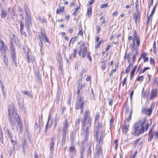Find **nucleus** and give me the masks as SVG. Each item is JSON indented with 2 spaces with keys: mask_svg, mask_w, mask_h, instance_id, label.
<instances>
[{
  "mask_svg": "<svg viewBox=\"0 0 158 158\" xmlns=\"http://www.w3.org/2000/svg\"><path fill=\"white\" fill-rule=\"evenodd\" d=\"M17 98L18 101V103L23 102V99L20 97V95L18 94L17 96Z\"/></svg>",
  "mask_w": 158,
  "mask_h": 158,
  "instance_id": "7c9ffc66",
  "label": "nucleus"
},
{
  "mask_svg": "<svg viewBox=\"0 0 158 158\" xmlns=\"http://www.w3.org/2000/svg\"><path fill=\"white\" fill-rule=\"evenodd\" d=\"M12 40L14 41H16V39H17L16 36L15 35H13L11 37Z\"/></svg>",
  "mask_w": 158,
  "mask_h": 158,
  "instance_id": "69168bd1",
  "label": "nucleus"
},
{
  "mask_svg": "<svg viewBox=\"0 0 158 158\" xmlns=\"http://www.w3.org/2000/svg\"><path fill=\"white\" fill-rule=\"evenodd\" d=\"M7 49V48L6 45L2 47H0V50L1 51L2 53H3L4 55L6 53Z\"/></svg>",
  "mask_w": 158,
  "mask_h": 158,
  "instance_id": "a878e982",
  "label": "nucleus"
},
{
  "mask_svg": "<svg viewBox=\"0 0 158 158\" xmlns=\"http://www.w3.org/2000/svg\"><path fill=\"white\" fill-rule=\"evenodd\" d=\"M144 79V77L143 76H141L138 77L136 79V80L138 81H142Z\"/></svg>",
  "mask_w": 158,
  "mask_h": 158,
  "instance_id": "09e8293b",
  "label": "nucleus"
},
{
  "mask_svg": "<svg viewBox=\"0 0 158 158\" xmlns=\"http://www.w3.org/2000/svg\"><path fill=\"white\" fill-rule=\"evenodd\" d=\"M7 133L8 135V136L10 139H13V137L12 136L11 133L8 130H7Z\"/></svg>",
  "mask_w": 158,
  "mask_h": 158,
  "instance_id": "58836bf2",
  "label": "nucleus"
},
{
  "mask_svg": "<svg viewBox=\"0 0 158 158\" xmlns=\"http://www.w3.org/2000/svg\"><path fill=\"white\" fill-rule=\"evenodd\" d=\"M104 133L103 132H102L101 134L100 137L99 139V142L98 143L99 144H102V141H103V139L104 137Z\"/></svg>",
  "mask_w": 158,
  "mask_h": 158,
  "instance_id": "2f4dec72",
  "label": "nucleus"
},
{
  "mask_svg": "<svg viewBox=\"0 0 158 158\" xmlns=\"http://www.w3.org/2000/svg\"><path fill=\"white\" fill-rule=\"evenodd\" d=\"M148 135L149 136V137L148 138V141L149 142H150L152 140V139L153 138V134H148Z\"/></svg>",
  "mask_w": 158,
  "mask_h": 158,
  "instance_id": "de8ad7c7",
  "label": "nucleus"
},
{
  "mask_svg": "<svg viewBox=\"0 0 158 158\" xmlns=\"http://www.w3.org/2000/svg\"><path fill=\"white\" fill-rule=\"evenodd\" d=\"M152 112V110L148 108H143L142 110V113L145 114H147L148 115H150Z\"/></svg>",
  "mask_w": 158,
  "mask_h": 158,
  "instance_id": "6ab92c4d",
  "label": "nucleus"
},
{
  "mask_svg": "<svg viewBox=\"0 0 158 158\" xmlns=\"http://www.w3.org/2000/svg\"><path fill=\"white\" fill-rule=\"evenodd\" d=\"M44 41L45 42L49 44H50L51 43L50 40L48 39L46 34L44 37Z\"/></svg>",
  "mask_w": 158,
  "mask_h": 158,
  "instance_id": "37998d69",
  "label": "nucleus"
},
{
  "mask_svg": "<svg viewBox=\"0 0 158 158\" xmlns=\"http://www.w3.org/2000/svg\"><path fill=\"white\" fill-rule=\"evenodd\" d=\"M62 138L61 140V146L62 148L65 149V148H64V145L66 140V134H62Z\"/></svg>",
  "mask_w": 158,
  "mask_h": 158,
  "instance_id": "f3484780",
  "label": "nucleus"
},
{
  "mask_svg": "<svg viewBox=\"0 0 158 158\" xmlns=\"http://www.w3.org/2000/svg\"><path fill=\"white\" fill-rule=\"evenodd\" d=\"M17 11L19 13V16L22 19H23V14L22 11V9L19 6H17Z\"/></svg>",
  "mask_w": 158,
  "mask_h": 158,
  "instance_id": "4be33fe9",
  "label": "nucleus"
},
{
  "mask_svg": "<svg viewBox=\"0 0 158 158\" xmlns=\"http://www.w3.org/2000/svg\"><path fill=\"white\" fill-rule=\"evenodd\" d=\"M137 68V65H135L134 66L133 69L131 71V73L134 74V73L135 72V70Z\"/></svg>",
  "mask_w": 158,
  "mask_h": 158,
  "instance_id": "4d7b16f0",
  "label": "nucleus"
},
{
  "mask_svg": "<svg viewBox=\"0 0 158 158\" xmlns=\"http://www.w3.org/2000/svg\"><path fill=\"white\" fill-rule=\"evenodd\" d=\"M140 139V138H138L135 140V143L133 144L134 147H135L137 145Z\"/></svg>",
  "mask_w": 158,
  "mask_h": 158,
  "instance_id": "6e6d98bb",
  "label": "nucleus"
},
{
  "mask_svg": "<svg viewBox=\"0 0 158 158\" xmlns=\"http://www.w3.org/2000/svg\"><path fill=\"white\" fill-rule=\"evenodd\" d=\"M92 12V8L91 7H88L87 8V13L88 17L91 16Z\"/></svg>",
  "mask_w": 158,
  "mask_h": 158,
  "instance_id": "cd10ccee",
  "label": "nucleus"
},
{
  "mask_svg": "<svg viewBox=\"0 0 158 158\" xmlns=\"http://www.w3.org/2000/svg\"><path fill=\"white\" fill-rule=\"evenodd\" d=\"M157 78L155 77L154 79V81L153 82V84L155 85L156 84H157V85L158 84V81L157 82Z\"/></svg>",
  "mask_w": 158,
  "mask_h": 158,
  "instance_id": "338daca9",
  "label": "nucleus"
},
{
  "mask_svg": "<svg viewBox=\"0 0 158 158\" xmlns=\"http://www.w3.org/2000/svg\"><path fill=\"white\" fill-rule=\"evenodd\" d=\"M78 39V37L76 36L73 38H72L70 40V42H71L73 44L74 43V42L77 40Z\"/></svg>",
  "mask_w": 158,
  "mask_h": 158,
  "instance_id": "49530a36",
  "label": "nucleus"
},
{
  "mask_svg": "<svg viewBox=\"0 0 158 158\" xmlns=\"http://www.w3.org/2000/svg\"><path fill=\"white\" fill-rule=\"evenodd\" d=\"M7 15V12L6 11L2 10V11L1 16L2 18H4L6 17Z\"/></svg>",
  "mask_w": 158,
  "mask_h": 158,
  "instance_id": "c9c22d12",
  "label": "nucleus"
},
{
  "mask_svg": "<svg viewBox=\"0 0 158 158\" xmlns=\"http://www.w3.org/2000/svg\"><path fill=\"white\" fill-rule=\"evenodd\" d=\"M129 124L125 121L123 122V124L122 127L123 131L127 133L129 130Z\"/></svg>",
  "mask_w": 158,
  "mask_h": 158,
  "instance_id": "4468645a",
  "label": "nucleus"
},
{
  "mask_svg": "<svg viewBox=\"0 0 158 158\" xmlns=\"http://www.w3.org/2000/svg\"><path fill=\"white\" fill-rule=\"evenodd\" d=\"M91 122H87L85 123V124H84H84H82V131H84L83 134L85 132V133H89V128L91 127Z\"/></svg>",
  "mask_w": 158,
  "mask_h": 158,
  "instance_id": "423d86ee",
  "label": "nucleus"
},
{
  "mask_svg": "<svg viewBox=\"0 0 158 158\" xmlns=\"http://www.w3.org/2000/svg\"><path fill=\"white\" fill-rule=\"evenodd\" d=\"M23 143L22 144V147L24 155H26V149H27V140L24 139Z\"/></svg>",
  "mask_w": 158,
  "mask_h": 158,
  "instance_id": "dca6fc26",
  "label": "nucleus"
},
{
  "mask_svg": "<svg viewBox=\"0 0 158 158\" xmlns=\"http://www.w3.org/2000/svg\"><path fill=\"white\" fill-rule=\"evenodd\" d=\"M133 19L135 20V23L137 25L140 22V15L139 14H134L133 15Z\"/></svg>",
  "mask_w": 158,
  "mask_h": 158,
  "instance_id": "ddd939ff",
  "label": "nucleus"
},
{
  "mask_svg": "<svg viewBox=\"0 0 158 158\" xmlns=\"http://www.w3.org/2000/svg\"><path fill=\"white\" fill-rule=\"evenodd\" d=\"M69 151L70 156L74 157L75 156V148L73 145L70 147Z\"/></svg>",
  "mask_w": 158,
  "mask_h": 158,
  "instance_id": "2eb2a0df",
  "label": "nucleus"
},
{
  "mask_svg": "<svg viewBox=\"0 0 158 158\" xmlns=\"http://www.w3.org/2000/svg\"><path fill=\"white\" fill-rule=\"evenodd\" d=\"M77 91L76 92V93L78 95H79V93L80 92V91L82 89V88H81V87L80 86H77Z\"/></svg>",
  "mask_w": 158,
  "mask_h": 158,
  "instance_id": "864d4df0",
  "label": "nucleus"
},
{
  "mask_svg": "<svg viewBox=\"0 0 158 158\" xmlns=\"http://www.w3.org/2000/svg\"><path fill=\"white\" fill-rule=\"evenodd\" d=\"M80 48L82 50L81 52H82L81 57L84 58L85 56V54L87 53V49L85 45H81L80 46Z\"/></svg>",
  "mask_w": 158,
  "mask_h": 158,
  "instance_id": "f8f14e48",
  "label": "nucleus"
},
{
  "mask_svg": "<svg viewBox=\"0 0 158 158\" xmlns=\"http://www.w3.org/2000/svg\"><path fill=\"white\" fill-rule=\"evenodd\" d=\"M38 43L40 47V51H42V50L43 49V47L44 46V45L42 43V41H38Z\"/></svg>",
  "mask_w": 158,
  "mask_h": 158,
  "instance_id": "a18cd8bd",
  "label": "nucleus"
},
{
  "mask_svg": "<svg viewBox=\"0 0 158 158\" xmlns=\"http://www.w3.org/2000/svg\"><path fill=\"white\" fill-rule=\"evenodd\" d=\"M77 53V49H74L73 53V57H75L76 56Z\"/></svg>",
  "mask_w": 158,
  "mask_h": 158,
  "instance_id": "e2e57ef3",
  "label": "nucleus"
},
{
  "mask_svg": "<svg viewBox=\"0 0 158 158\" xmlns=\"http://www.w3.org/2000/svg\"><path fill=\"white\" fill-rule=\"evenodd\" d=\"M87 57L88 60L90 61H92V59L91 56L90 55V53L89 52L87 54Z\"/></svg>",
  "mask_w": 158,
  "mask_h": 158,
  "instance_id": "3c124183",
  "label": "nucleus"
},
{
  "mask_svg": "<svg viewBox=\"0 0 158 158\" xmlns=\"http://www.w3.org/2000/svg\"><path fill=\"white\" fill-rule=\"evenodd\" d=\"M129 54L128 52H126L125 53V56H124V58L127 59H129Z\"/></svg>",
  "mask_w": 158,
  "mask_h": 158,
  "instance_id": "052dcab7",
  "label": "nucleus"
},
{
  "mask_svg": "<svg viewBox=\"0 0 158 158\" xmlns=\"http://www.w3.org/2000/svg\"><path fill=\"white\" fill-rule=\"evenodd\" d=\"M79 28L80 29L79 30V31L78 33V35H81L82 36L83 35V32H82V27L81 25H79Z\"/></svg>",
  "mask_w": 158,
  "mask_h": 158,
  "instance_id": "c03bdc74",
  "label": "nucleus"
},
{
  "mask_svg": "<svg viewBox=\"0 0 158 158\" xmlns=\"http://www.w3.org/2000/svg\"><path fill=\"white\" fill-rule=\"evenodd\" d=\"M26 28L27 31L29 35H30L31 34V29L30 28V26H28V25H27L26 26H25Z\"/></svg>",
  "mask_w": 158,
  "mask_h": 158,
  "instance_id": "4c0bfd02",
  "label": "nucleus"
},
{
  "mask_svg": "<svg viewBox=\"0 0 158 158\" xmlns=\"http://www.w3.org/2000/svg\"><path fill=\"white\" fill-rule=\"evenodd\" d=\"M146 121V118H144V120L143 121H139L137 122L138 123L140 124L141 125V126L143 128H145L144 127V125Z\"/></svg>",
  "mask_w": 158,
  "mask_h": 158,
  "instance_id": "473e14b6",
  "label": "nucleus"
},
{
  "mask_svg": "<svg viewBox=\"0 0 158 158\" xmlns=\"http://www.w3.org/2000/svg\"><path fill=\"white\" fill-rule=\"evenodd\" d=\"M132 134L135 136H138L140 134H143L145 131V128L141 126L140 124L136 122L135 123L133 127Z\"/></svg>",
  "mask_w": 158,
  "mask_h": 158,
  "instance_id": "f03ea898",
  "label": "nucleus"
},
{
  "mask_svg": "<svg viewBox=\"0 0 158 158\" xmlns=\"http://www.w3.org/2000/svg\"><path fill=\"white\" fill-rule=\"evenodd\" d=\"M131 50H132L133 54H136L137 56L138 55V52L137 51V50L136 49V48L135 47L131 48Z\"/></svg>",
  "mask_w": 158,
  "mask_h": 158,
  "instance_id": "e433bc0d",
  "label": "nucleus"
},
{
  "mask_svg": "<svg viewBox=\"0 0 158 158\" xmlns=\"http://www.w3.org/2000/svg\"><path fill=\"white\" fill-rule=\"evenodd\" d=\"M102 125L101 124L99 123H97V125L96 126V128L97 130H99L102 128Z\"/></svg>",
  "mask_w": 158,
  "mask_h": 158,
  "instance_id": "a19ab883",
  "label": "nucleus"
},
{
  "mask_svg": "<svg viewBox=\"0 0 158 158\" xmlns=\"http://www.w3.org/2000/svg\"><path fill=\"white\" fill-rule=\"evenodd\" d=\"M38 19L39 20L41 21V22L42 23H46V19L44 18H42L41 17H39L38 18Z\"/></svg>",
  "mask_w": 158,
  "mask_h": 158,
  "instance_id": "5fc2aeb1",
  "label": "nucleus"
},
{
  "mask_svg": "<svg viewBox=\"0 0 158 158\" xmlns=\"http://www.w3.org/2000/svg\"><path fill=\"white\" fill-rule=\"evenodd\" d=\"M10 49L11 52V55L12 59V61L15 67H17L18 65L17 64L16 55L15 52L14 48L13 46H11Z\"/></svg>",
  "mask_w": 158,
  "mask_h": 158,
  "instance_id": "39448f33",
  "label": "nucleus"
},
{
  "mask_svg": "<svg viewBox=\"0 0 158 158\" xmlns=\"http://www.w3.org/2000/svg\"><path fill=\"white\" fill-rule=\"evenodd\" d=\"M132 113V110L131 109V111H130L129 107H127L125 110V114H128V117L124 121L126 122L127 121L129 122L131 120V114Z\"/></svg>",
  "mask_w": 158,
  "mask_h": 158,
  "instance_id": "1a4fd4ad",
  "label": "nucleus"
},
{
  "mask_svg": "<svg viewBox=\"0 0 158 158\" xmlns=\"http://www.w3.org/2000/svg\"><path fill=\"white\" fill-rule=\"evenodd\" d=\"M0 141L3 144V132L2 130L0 128Z\"/></svg>",
  "mask_w": 158,
  "mask_h": 158,
  "instance_id": "72a5a7b5",
  "label": "nucleus"
},
{
  "mask_svg": "<svg viewBox=\"0 0 158 158\" xmlns=\"http://www.w3.org/2000/svg\"><path fill=\"white\" fill-rule=\"evenodd\" d=\"M99 114L98 113H97L94 120L95 123H97L99 122Z\"/></svg>",
  "mask_w": 158,
  "mask_h": 158,
  "instance_id": "f704fd0d",
  "label": "nucleus"
},
{
  "mask_svg": "<svg viewBox=\"0 0 158 158\" xmlns=\"http://www.w3.org/2000/svg\"><path fill=\"white\" fill-rule=\"evenodd\" d=\"M71 99H72L71 95H69V98H68V104H69V105H70L71 104Z\"/></svg>",
  "mask_w": 158,
  "mask_h": 158,
  "instance_id": "13d9d810",
  "label": "nucleus"
},
{
  "mask_svg": "<svg viewBox=\"0 0 158 158\" xmlns=\"http://www.w3.org/2000/svg\"><path fill=\"white\" fill-rule=\"evenodd\" d=\"M84 99L83 97L81 95H78L76 103V108L77 109H80L84 107Z\"/></svg>",
  "mask_w": 158,
  "mask_h": 158,
  "instance_id": "20e7f679",
  "label": "nucleus"
},
{
  "mask_svg": "<svg viewBox=\"0 0 158 158\" xmlns=\"http://www.w3.org/2000/svg\"><path fill=\"white\" fill-rule=\"evenodd\" d=\"M85 151V148H83L81 151L80 157L81 158H83L84 157V153Z\"/></svg>",
  "mask_w": 158,
  "mask_h": 158,
  "instance_id": "79ce46f5",
  "label": "nucleus"
},
{
  "mask_svg": "<svg viewBox=\"0 0 158 158\" xmlns=\"http://www.w3.org/2000/svg\"><path fill=\"white\" fill-rule=\"evenodd\" d=\"M3 60L4 62V63L6 67H7L8 65V59L6 56L5 55L3 56Z\"/></svg>",
  "mask_w": 158,
  "mask_h": 158,
  "instance_id": "c756f323",
  "label": "nucleus"
},
{
  "mask_svg": "<svg viewBox=\"0 0 158 158\" xmlns=\"http://www.w3.org/2000/svg\"><path fill=\"white\" fill-rule=\"evenodd\" d=\"M108 100L109 101V105L110 106H112L113 102L112 100L111 99L109 98Z\"/></svg>",
  "mask_w": 158,
  "mask_h": 158,
  "instance_id": "774afa93",
  "label": "nucleus"
},
{
  "mask_svg": "<svg viewBox=\"0 0 158 158\" xmlns=\"http://www.w3.org/2000/svg\"><path fill=\"white\" fill-rule=\"evenodd\" d=\"M114 123V119L112 116H111V118L110 121V126H112Z\"/></svg>",
  "mask_w": 158,
  "mask_h": 158,
  "instance_id": "8fccbe9b",
  "label": "nucleus"
},
{
  "mask_svg": "<svg viewBox=\"0 0 158 158\" xmlns=\"http://www.w3.org/2000/svg\"><path fill=\"white\" fill-rule=\"evenodd\" d=\"M8 117L9 122L11 126L12 129H14V126L15 125L16 122L19 125V127L20 131L23 128V125L19 115L17 114V110L15 108L14 104L9 106L8 109Z\"/></svg>",
  "mask_w": 158,
  "mask_h": 158,
  "instance_id": "f257e3e1",
  "label": "nucleus"
},
{
  "mask_svg": "<svg viewBox=\"0 0 158 158\" xmlns=\"http://www.w3.org/2000/svg\"><path fill=\"white\" fill-rule=\"evenodd\" d=\"M21 92L23 94L28 96V97L31 98H33V96L32 94L27 91L22 90L21 91Z\"/></svg>",
  "mask_w": 158,
  "mask_h": 158,
  "instance_id": "bb28decb",
  "label": "nucleus"
},
{
  "mask_svg": "<svg viewBox=\"0 0 158 158\" xmlns=\"http://www.w3.org/2000/svg\"><path fill=\"white\" fill-rule=\"evenodd\" d=\"M59 10L58 9H57L56 10V13L57 14H60V12H63L64 10V7L63 6L60 7L59 8Z\"/></svg>",
  "mask_w": 158,
  "mask_h": 158,
  "instance_id": "ea45409f",
  "label": "nucleus"
},
{
  "mask_svg": "<svg viewBox=\"0 0 158 158\" xmlns=\"http://www.w3.org/2000/svg\"><path fill=\"white\" fill-rule=\"evenodd\" d=\"M56 138V137L55 136H53L51 139V142L50 143L54 144V140Z\"/></svg>",
  "mask_w": 158,
  "mask_h": 158,
  "instance_id": "0e129e2a",
  "label": "nucleus"
},
{
  "mask_svg": "<svg viewBox=\"0 0 158 158\" xmlns=\"http://www.w3.org/2000/svg\"><path fill=\"white\" fill-rule=\"evenodd\" d=\"M41 32H39L38 34V37L40 41L43 40L44 37L46 34V33L44 31L41 30Z\"/></svg>",
  "mask_w": 158,
  "mask_h": 158,
  "instance_id": "412c9836",
  "label": "nucleus"
},
{
  "mask_svg": "<svg viewBox=\"0 0 158 158\" xmlns=\"http://www.w3.org/2000/svg\"><path fill=\"white\" fill-rule=\"evenodd\" d=\"M157 3L156 4H155V6H154V7H153V8L150 16H149L148 17L147 22V23H146V24L147 25H148L149 23L150 18H151V17L152 16V15H153L155 11V10H156V6H157Z\"/></svg>",
  "mask_w": 158,
  "mask_h": 158,
  "instance_id": "a211bd4d",
  "label": "nucleus"
},
{
  "mask_svg": "<svg viewBox=\"0 0 158 158\" xmlns=\"http://www.w3.org/2000/svg\"><path fill=\"white\" fill-rule=\"evenodd\" d=\"M134 33V38H133V41L135 42V40L136 41V44L137 46L139 47L140 44V39L139 37L136 34V31L135 30Z\"/></svg>",
  "mask_w": 158,
  "mask_h": 158,
  "instance_id": "9b49d317",
  "label": "nucleus"
},
{
  "mask_svg": "<svg viewBox=\"0 0 158 158\" xmlns=\"http://www.w3.org/2000/svg\"><path fill=\"white\" fill-rule=\"evenodd\" d=\"M69 127V123L67 121V119H66L63 124V128L62 130V134H66Z\"/></svg>",
  "mask_w": 158,
  "mask_h": 158,
  "instance_id": "6e6552de",
  "label": "nucleus"
},
{
  "mask_svg": "<svg viewBox=\"0 0 158 158\" xmlns=\"http://www.w3.org/2000/svg\"><path fill=\"white\" fill-rule=\"evenodd\" d=\"M11 17L13 19H15L17 18V12L15 9H11Z\"/></svg>",
  "mask_w": 158,
  "mask_h": 158,
  "instance_id": "b1692460",
  "label": "nucleus"
},
{
  "mask_svg": "<svg viewBox=\"0 0 158 158\" xmlns=\"http://www.w3.org/2000/svg\"><path fill=\"white\" fill-rule=\"evenodd\" d=\"M95 154L98 156L102 155L103 153V149L102 148L101 144L98 143L97 144L96 148Z\"/></svg>",
  "mask_w": 158,
  "mask_h": 158,
  "instance_id": "0eeeda50",
  "label": "nucleus"
},
{
  "mask_svg": "<svg viewBox=\"0 0 158 158\" xmlns=\"http://www.w3.org/2000/svg\"><path fill=\"white\" fill-rule=\"evenodd\" d=\"M150 64H153L154 65H155V62L154 59L150 57Z\"/></svg>",
  "mask_w": 158,
  "mask_h": 158,
  "instance_id": "680f3d73",
  "label": "nucleus"
},
{
  "mask_svg": "<svg viewBox=\"0 0 158 158\" xmlns=\"http://www.w3.org/2000/svg\"><path fill=\"white\" fill-rule=\"evenodd\" d=\"M109 6L108 5L107 3H105L102 5L100 6L101 8H103L107 7Z\"/></svg>",
  "mask_w": 158,
  "mask_h": 158,
  "instance_id": "bf43d9fd",
  "label": "nucleus"
},
{
  "mask_svg": "<svg viewBox=\"0 0 158 158\" xmlns=\"http://www.w3.org/2000/svg\"><path fill=\"white\" fill-rule=\"evenodd\" d=\"M76 133L75 131H73V132L70 133V139L71 141L73 143H74L75 139L76 137Z\"/></svg>",
  "mask_w": 158,
  "mask_h": 158,
  "instance_id": "aec40b11",
  "label": "nucleus"
},
{
  "mask_svg": "<svg viewBox=\"0 0 158 158\" xmlns=\"http://www.w3.org/2000/svg\"><path fill=\"white\" fill-rule=\"evenodd\" d=\"M80 118L76 119V121L75 125L76 126H79V125L80 123Z\"/></svg>",
  "mask_w": 158,
  "mask_h": 158,
  "instance_id": "603ef678",
  "label": "nucleus"
},
{
  "mask_svg": "<svg viewBox=\"0 0 158 158\" xmlns=\"http://www.w3.org/2000/svg\"><path fill=\"white\" fill-rule=\"evenodd\" d=\"M92 119L90 116V111L87 110H85L83 114L82 119L81 120L82 124H85V122H92Z\"/></svg>",
  "mask_w": 158,
  "mask_h": 158,
  "instance_id": "7ed1b4c3",
  "label": "nucleus"
},
{
  "mask_svg": "<svg viewBox=\"0 0 158 158\" xmlns=\"http://www.w3.org/2000/svg\"><path fill=\"white\" fill-rule=\"evenodd\" d=\"M24 11H25V15L30 14V12L29 10L28 6L26 4H25L24 5Z\"/></svg>",
  "mask_w": 158,
  "mask_h": 158,
  "instance_id": "c85d7f7f",
  "label": "nucleus"
},
{
  "mask_svg": "<svg viewBox=\"0 0 158 158\" xmlns=\"http://www.w3.org/2000/svg\"><path fill=\"white\" fill-rule=\"evenodd\" d=\"M157 94V91L156 89L152 90L150 98V99H152L156 97Z\"/></svg>",
  "mask_w": 158,
  "mask_h": 158,
  "instance_id": "5701e85b",
  "label": "nucleus"
},
{
  "mask_svg": "<svg viewBox=\"0 0 158 158\" xmlns=\"http://www.w3.org/2000/svg\"><path fill=\"white\" fill-rule=\"evenodd\" d=\"M26 19L25 26L27 25L30 26L32 25V21L31 14L26 15Z\"/></svg>",
  "mask_w": 158,
  "mask_h": 158,
  "instance_id": "9d476101",
  "label": "nucleus"
},
{
  "mask_svg": "<svg viewBox=\"0 0 158 158\" xmlns=\"http://www.w3.org/2000/svg\"><path fill=\"white\" fill-rule=\"evenodd\" d=\"M91 147L92 145L90 143H89L88 149L87 151V156L88 157H90L91 153Z\"/></svg>",
  "mask_w": 158,
  "mask_h": 158,
  "instance_id": "393cba45",
  "label": "nucleus"
}]
</instances>
